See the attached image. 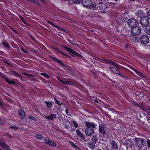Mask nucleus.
<instances>
[{
    "mask_svg": "<svg viewBox=\"0 0 150 150\" xmlns=\"http://www.w3.org/2000/svg\"><path fill=\"white\" fill-rule=\"evenodd\" d=\"M136 145L138 147L139 150H144L146 148L144 147L146 144L145 140L141 138L135 137L134 138Z\"/></svg>",
    "mask_w": 150,
    "mask_h": 150,
    "instance_id": "1",
    "label": "nucleus"
},
{
    "mask_svg": "<svg viewBox=\"0 0 150 150\" xmlns=\"http://www.w3.org/2000/svg\"><path fill=\"white\" fill-rule=\"evenodd\" d=\"M99 133L102 134L104 135L106 134L107 131V128L105 127L104 124L102 123H100L99 125Z\"/></svg>",
    "mask_w": 150,
    "mask_h": 150,
    "instance_id": "2",
    "label": "nucleus"
},
{
    "mask_svg": "<svg viewBox=\"0 0 150 150\" xmlns=\"http://www.w3.org/2000/svg\"><path fill=\"white\" fill-rule=\"evenodd\" d=\"M127 23L130 27L132 28L137 26L138 22L136 19L131 18L127 21Z\"/></svg>",
    "mask_w": 150,
    "mask_h": 150,
    "instance_id": "3",
    "label": "nucleus"
},
{
    "mask_svg": "<svg viewBox=\"0 0 150 150\" xmlns=\"http://www.w3.org/2000/svg\"><path fill=\"white\" fill-rule=\"evenodd\" d=\"M140 23L142 25L145 27L147 26L149 24V18L148 17H144L141 18Z\"/></svg>",
    "mask_w": 150,
    "mask_h": 150,
    "instance_id": "4",
    "label": "nucleus"
},
{
    "mask_svg": "<svg viewBox=\"0 0 150 150\" xmlns=\"http://www.w3.org/2000/svg\"><path fill=\"white\" fill-rule=\"evenodd\" d=\"M131 32L133 35H137L140 33L141 29L139 27L137 26L132 28Z\"/></svg>",
    "mask_w": 150,
    "mask_h": 150,
    "instance_id": "5",
    "label": "nucleus"
},
{
    "mask_svg": "<svg viewBox=\"0 0 150 150\" xmlns=\"http://www.w3.org/2000/svg\"><path fill=\"white\" fill-rule=\"evenodd\" d=\"M45 142L47 145L52 146L55 147L56 146V144L53 141L51 140L48 137L45 139Z\"/></svg>",
    "mask_w": 150,
    "mask_h": 150,
    "instance_id": "6",
    "label": "nucleus"
},
{
    "mask_svg": "<svg viewBox=\"0 0 150 150\" xmlns=\"http://www.w3.org/2000/svg\"><path fill=\"white\" fill-rule=\"evenodd\" d=\"M94 130L91 128L88 127L86 128L85 130L86 135L88 136L91 135L93 133Z\"/></svg>",
    "mask_w": 150,
    "mask_h": 150,
    "instance_id": "7",
    "label": "nucleus"
},
{
    "mask_svg": "<svg viewBox=\"0 0 150 150\" xmlns=\"http://www.w3.org/2000/svg\"><path fill=\"white\" fill-rule=\"evenodd\" d=\"M103 62L108 63L110 65L115 66L117 67V68L119 69L120 68L118 65L115 62H112L111 61L109 60L105 59H103Z\"/></svg>",
    "mask_w": 150,
    "mask_h": 150,
    "instance_id": "8",
    "label": "nucleus"
},
{
    "mask_svg": "<svg viewBox=\"0 0 150 150\" xmlns=\"http://www.w3.org/2000/svg\"><path fill=\"white\" fill-rule=\"evenodd\" d=\"M81 4L85 7H88L91 4V0H82L81 1Z\"/></svg>",
    "mask_w": 150,
    "mask_h": 150,
    "instance_id": "9",
    "label": "nucleus"
},
{
    "mask_svg": "<svg viewBox=\"0 0 150 150\" xmlns=\"http://www.w3.org/2000/svg\"><path fill=\"white\" fill-rule=\"evenodd\" d=\"M86 125L87 127H90L92 128H95L97 125L96 124H94L92 122H90L85 121L84 122Z\"/></svg>",
    "mask_w": 150,
    "mask_h": 150,
    "instance_id": "10",
    "label": "nucleus"
},
{
    "mask_svg": "<svg viewBox=\"0 0 150 150\" xmlns=\"http://www.w3.org/2000/svg\"><path fill=\"white\" fill-rule=\"evenodd\" d=\"M0 146L3 149L6 150H10L9 147L4 142L0 140Z\"/></svg>",
    "mask_w": 150,
    "mask_h": 150,
    "instance_id": "11",
    "label": "nucleus"
},
{
    "mask_svg": "<svg viewBox=\"0 0 150 150\" xmlns=\"http://www.w3.org/2000/svg\"><path fill=\"white\" fill-rule=\"evenodd\" d=\"M109 68L110 70L113 73L118 74L120 76H122V75L119 72V71L115 67H109Z\"/></svg>",
    "mask_w": 150,
    "mask_h": 150,
    "instance_id": "12",
    "label": "nucleus"
},
{
    "mask_svg": "<svg viewBox=\"0 0 150 150\" xmlns=\"http://www.w3.org/2000/svg\"><path fill=\"white\" fill-rule=\"evenodd\" d=\"M110 143L113 149L115 150H117L118 149V146L116 142L112 140L110 142Z\"/></svg>",
    "mask_w": 150,
    "mask_h": 150,
    "instance_id": "13",
    "label": "nucleus"
},
{
    "mask_svg": "<svg viewBox=\"0 0 150 150\" xmlns=\"http://www.w3.org/2000/svg\"><path fill=\"white\" fill-rule=\"evenodd\" d=\"M135 15L138 17L140 18H142V17H144V13L142 11L139 10L136 13Z\"/></svg>",
    "mask_w": 150,
    "mask_h": 150,
    "instance_id": "14",
    "label": "nucleus"
},
{
    "mask_svg": "<svg viewBox=\"0 0 150 150\" xmlns=\"http://www.w3.org/2000/svg\"><path fill=\"white\" fill-rule=\"evenodd\" d=\"M45 117L46 119L52 120L57 118L56 115L55 114H50L48 116L45 115Z\"/></svg>",
    "mask_w": 150,
    "mask_h": 150,
    "instance_id": "15",
    "label": "nucleus"
},
{
    "mask_svg": "<svg viewBox=\"0 0 150 150\" xmlns=\"http://www.w3.org/2000/svg\"><path fill=\"white\" fill-rule=\"evenodd\" d=\"M139 40L142 44L146 45L149 42V38H139Z\"/></svg>",
    "mask_w": 150,
    "mask_h": 150,
    "instance_id": "16",
    "label": "nucleus"
},
{
    "mask_svg": "<svg viewBox=\"0 0 150 150\" xmlns=\"http://www.w3.org/2000/svg\"><path fill=\"white\" fill-rule=\"evenodd\" d=\"M64 47L67 50V51L70 52L72 54H74L76 55H78L79 54L78 53H77L76 52L74 51L72 49L66 47Z\"/></svg>",
    "mask_w": 150,
    "mask_h": 150,
    "instance_id": "17",
    "label": "nucleus"
},
{
    "mask_svg": "<svg viewBox=\"0 0 150 150\" xmlns=\"http://www.w3.org/2000/svg\"><path fill=\"white\" fill-rule=\"evenodd\" d=\"M18 112L20 116L22 118H23L25 116L24 110H23L20 109L18 110Z\"/></svg>",
    "mask_w": 150,
    "mask_h": 150,
    "instance_id": "18",
    "label": "nucleus"
},
{
    "mask_svg": "<svg viewBox=\"0 0 150 150\" xmlns=\"http://www.w3.org/2000/svg\"><path fill=\"white\" fill-rule=\"evenodd\" d=\"M99 6L101 10H103L105 9V8H106V6L105 5V4L104 3H103V2L100 3L99 5Z\"/></svg>",
    "mask_w": 150,
    "mask_h": 150,
    "instance_id": "19",
    "label": "nucleus"
},
{
    "mask_svg": "<svg viewBox=\"0 0 150 150\" xmlns=\"http://www.w3.org/2000/svg\"><path fill=\"white\" fill-rule=\"evenodd\" d=\"M51 58L55 62L59 63V64H60L61 65H63L64 64L61 61L59 60L58 59L54 57H51Z\"/></svg>",
    "mask_w": 150,
    "mask_h": 150,
    "instance_id": "20",
    "label": "nucleus"
},
{
    "mask_svg": "<svg viewBox=\"0 0 150 150\" xmlns=\"http://www.w3.org/2000/svg\"><path fill=\"white\" fill-rule=\"evenodd\" d=\"M4 79H5L6 81L10 84H15V82L13 80L9 81L8 78L5 77Z\"/></svg>",
    "mask_w": 150,
    "mask_h": 150,
    "instance_id": "21",
    "label": "nucleus"
},
{
    "mask_svg": "<svg viewBox=\"0 0 150 150\" xmlns=\"http://www.w3.org/2000/svg\"><path fill=\"white\" fill-rule=\"evenodd\" d=\"M45 103H46L48 109H50L51 108L52 106V104L51 102H50L45 101Z\"/></svg>",
    "mask_w": 150,
    "mask_h": 150,
    "instance_id": "22",
    "label": "nucleus"
},
{
    "mask_svg": "<svg viewBox=\"0 0 150 150\" xmlns=\"http://www.w3.org/2000/svg\"><path fill=\"white\" fill-rule=\"evenodd\" d=\"M76 132L77 135L80 137L82 139H84V137L83 134L78 129H77Z\"/></svg>",
    "mask_w": 150,
    "mask_h": 150,
    "instance_id": "23",
    "label": "nucleus"
},
{
    "mask_svg": "<svg viewBox=\"0 0 150 150\" xmlns=\"http://www.w3.org/2000/svg\"><path fill=\"white\" fill-rule=\"evenodd\" d=\"M91 140L93 142L94 144H96L98 141V138L97 135H93L91 138Z\"/></svg>",
    "mask_w": 150,
    "mask_h": 150,
    "instance_id": "24",
    "label": "nucleus"
},
{
    "mask_svg": "<svg viewBox=\"0 0 150 150\" xmlns=\"http://www.w3.org/2000/svg\"><path fill=\"white\" fill-rule=\"evenodd\" d=\"M144 30L147 34L150 35V27H149L146 26L144 28Z\"/></svg>",
    "mask_w": 150,
    "mask_h": 150,
    "instance_id": "25",
    "label": "nucleus"
},
{
    "mask_svg": "<svg viewBox=\"0 0 150 150\" xmlns=\"http://www.w3.org/2000/svg\"><path fill=\"white\" fill-rule=\"evenodd\" d=\"M11 73L15 76H18L19 77H21V76H21L17 72L13 70L11 71Z\"/></svg>",
    "mask_w": 150,
    "mask_h": 150,
    "instance_id": "26",
    "label": "nucleus"
},
{
    "mask_svg": "<svg viewBox=\"0 0 150 150\" xmlns=\"http://www.w3.org/2000/svg\"><path fill=\"white\" fill-rule=\"evenodd\" d=\"M88 145L89 147L91 148H94L95 147V144L91 142H89L88 143Z\"/></svg>",
    "mask_w": 150,
    "mask_h": 150,
    "instance_id": "27",
    "label": "nucleus"
},
{
    "mask_svg": "<svg viewBox=\"0 0 150 150\" xmlns=\"http://www.w3.org/2000/svg\"><path fill=\"white\" fill-rule=\"evenodd\" d=\"M70 143L72 146L74 147V148L77 149H79V148L78 147L76 146L75 144L73 143L72 142H70Z\"/></svg>",
    "mask_w": 150,
    "mask_h": 150,
    "instance_id": "28",
    "label": "nucleus"
},
{
    "mask_svg": "<svg viewBox=\"0 0 150 150\" xmlns=\"http://www.w3.org/2000/svg\"><path fill=\"white\" fill-rule=\"evenodd\" d=\"M35 137L39 139H41L42 138V136L40 134H36L35 135Z\"/></svg>",
    "mask_w": 150,
    "mask_h": 150,
    "instance_id": "29",
    "label": "nucleus"
},
{
    "mask_svg": "<svg viewBox=\"0 0 150 150\" xmlns=\"http://www.w3.org/2000/svg\"><path fill=\"white\" fill-rule=\"evenodd\" d=\"M57 51V52L58 53H60L61 54H62L63 55H65V56H66L67 57H69V56L68 55H67V54H65L63 52H62L61 51H60L59 50H56Z\"/></svg>",
    "mask_w": 150,
    "mask_h": 150,
    "instance_id": "30",
    "label": "nucleus"
},
{
    "mask_svg": "<svg viewBox=\"0 0 150 150\" xmlns=\"http://www.w3.org/2000/svg\"><path fill=\"white\" fill-rule=\"evenodd\" d=\"M54 99L55 100V103L57 104H58L60 106L63 104V103H60L59 101L57 100L56 98H54Z\"/></svg>",
    "mask_w": 150,
    "mask_h": 150,
    "instance_id": "31",
    "label": "nucleus"
},
{
    "mask_svg": "<svg viewBox=\"0 0 150 150\" xmlns=\"http://www.w3.org/2000/svg\"><path fill=\"white\" fill-rule=\"evenodd\" d=\"M139 40V38H131V40L135 43H137L138 40Z\"/></svg>",
    "mask_w": 150,
    "mask_h": 150,
    "instance_id": "32",
    "label": "nucleus"
},
{
    "mask_svg": "<svg viewBox=\"0 0 150 150\" xmlns=\"http://www.w3.org/2000/svg\"><path fill=\"white\" fill-rule=\"evenodd\" d=\"M40 74L47 79H49L50 77L47 74L41 73H40Z\"/></svg>",
    "mask_w": 150,
    "mask_h": 150,
    "instance_id": "33",
    "label": "nucleus"
},
{
    "mask_svg": "<svg viewBox=\"0 0 150 150\" xmlns=\"http://www.w3.org/2000/svg\"><path fill=\"white\" fill-rule=\"evenodd\" d=\"M70 39H68V40L69 42L74 45H76V44L74 43V41L72 40V38H70Z\"/></svg>",
    "mask_w": 150,
    "mask_h": 150,
    "instance_id": "34",
    "label": "nucleus"
},
{
    "mask_svg": "<svg viewBox=\"0 0 150 150\" xmlns=\"http://www.w3.org/2000/svg\"><path fill=\"white\" fill-rule=\"evenodd\" d=\"M56 28H57L59 30H62V31H64V32H65L66 31L65 29H63V28L60 27L58 26L57 25L56 26Z\"/></svg>",
    "mask_w": 150,
    "mask_h": 150,
    "instance_id": "35",
    "label": "nucleus"
},
{
    "mask_svg": "<svg viewBox=\"0 0 150 150\" xmlns=\"http://www.w3.org/2000/svg\"><path fill=\"white\" fill-rule=\"evenodd\" d=\"M23 74L25 76H26L28 77H33L34 76L32 74H30L25 73H23Z\"/></svg>",
    "mask_w": 150,
    "mask_h": 150,
    "instance_id": "36",
    "label": "nucleus"
},
{
    "mask_svg": "<svg viewBox=\"0 0 150 150\" xmlns=\"http://www.w3.org/2000/svg\"><path fill=\"white\" fill-rule=\"evenodd\" d=\"M32 2L35 4L36 5L38 6H40V5L39 3V2L36 0H33Z\"/></svg>",
    "mask_w": 150,
    "mask_h": 150,
    "instance_id": "37",
    "label": "nucleus"
},
{
    "mask_svg": "<svg viewBox=\"0 0 150 150\" xmlns=\"http://www.w3.org/2000/svg\"><path fill=\"white\" fill-rule=\"evenodd\" d=\"M144 111L150 115V109L146 108L144 110Z\"/></svg>",
    "mask_w": 150,
    "mask_h": 150,
    "instance_id": "38",
    "label": "nucleus"
},
{
    "mask_svg": "<svg viewBox=\"0 0 150 150\" xmlns=\"http://www.w3.org/2000/svg\"><path fill=\"white\" fill-rule=\"evenodd\" d=\"M138 75L141 77H143L144 75L143 73L140 71H138L137 73H136Z\"/></svg>",
    "mask_w": 150,
    "mask_h": 150,
    "instance_id": "39",
    "label": "nucleus"
},
{
    "mask_svg": "<svg viewBox=\"0 0 150 150\" xmlns=\"http://www.w3.org/2000/svg\"><path fill=\"white\" fill-rule=\"evenodd\" d=\"M73 124L74 125V127L76 128L78 127V124L75 121H73L72 122Z\"/></svg>",
    "mask_w": 150,
    "mask_h": 150,
    "instance_id": "40",
    "label": "nucleus"
},
{
    "mask_svg": "<svg viewBox=\"0 0 150 150\" xmlns=\"http://www.w3.org/2000/svg\"><path fill=\"white\" fill-rule=\"evenodd\" d=\"M130 142V141H129V139L126 140L125 141V143L126 144V145H128L129 144Z\"/></svg>",
    "mask_w": 150,
    "mask_h": 150,
    "instance_id": "41",
    "label": "nucleus"
},
{
    "mask_svg": "<svg viewBox=\"0 0 150 150\" xmlns=\"http://www.w3.org/2000/svg\"><path fill=\"white\" fill-rule=\"evenodd\" d=\"M10 128L11 129H13L15 130H17L18 129V128L16 126H11L10 127Z\"/></svg>",
    "mask_w": 150,
    "mask_h": 150,
    "instance_id": "42",
    "label": "nucleus"
},
{
    "mask_svg": "<svg viewBox=\"0 0 150 150\" xmlns=\"http://www.w3.org/2000/svg\"><path fill=\"white\" fill-rule=\"evenodd\" d=\"M62 82L64 84H69L70 83V82L68 81H62Z\"/></svg>",
    "mask_w": 150,
    "mask_h": 150,
    "instance_id": "43",
    "label": "nucleus"
},
{
    "mask_svg": "<svg viewBox=\"0 0 150 150\" xmlns=\"http://www.w3.org/2000/svg\"><path fill=\"white\" fill-rule=\"evenodd\" d=\"M28 119L32 120H34V118L32 115H29L28 117Z\"/></svg>",
    "mask_w": 150,
    "mask_h": 150,
    "instance_id": "44",
    "label": "nucleus"
},
{
    "mask_svg": "<svg viewBox=\"0 0 150 150\" xmlns=\"http://www.w3.org/2000/svg\"><path fill=\"white\" fill-rule=\"evenodd\" d=\"M2 43L5 47H9V44L8 43H5L4 42H2Z\"/></svg>",
    "mask_w": 150,
    "mask_h": 150,
    "instance_id": "45",
    "label": "nucleus"
},
{
    "mask_svg": "<svg viewBox=\"0 0 150 150\" xmlns=\"http://www.w3.org/2000/svg\"><path fill=\"white\" fill-rule=\"evenodd\" d=\"M146 142L149 147H150V141L149 139H147Z\"/></svg>",
    "mask_w": 150,
    "mask_h": 150,
    "instance_id": "46",
    "label": "nucleus"
},
{
    "mask_svg": "<svg viewBox=\"0 0 150 150\" xmlns=\"http://www.w3.org/2000/svg\"><path fill=\"white\" fill-rule=\"evenodd\" d=\"M48 23H49V24L51 25H52V26H53L55 27H56V25H55L53 23H52L50 21H48Z\"/></svg>",
    "mask_w": 150,
    "mask_h": 150,
    "instance_id": "47",
    "label": "nucleus"
},
{
    "mask_svg": "<svg viewBox=\"0 0 150 150\" xmlns=\"http://www.w3.org/2000/svg\"><path fill=\"white\" fill-rule=\"evenodd\" d=\"M18 16L19 18L23 22H24V20L23 18L20 15H19Z\"/></svg>",
    "mask_w": 150,
    "mask_h": 150,
    "instance_id": "48",
    "label": "nucleus"
},
{
    "mask_svg": "<svg viewBox=\"0 0 150 150\" xmlns=\"http://www.w3.org/2000/svg\"><path fill=\"white\" fill-rule=\"evenodd\" d=\"M21 50L23 52H24L25 53H28V52L26 51L25 50H24L23 49V48H21Z\"/></svg>",
    "mask_w": 150,
    "mask_h": 150,
    "instance_id": "49",
    "label": "nucleus"
},
{
    "mask_svg": "<svg viewBox=\"0 0 150 150\" xmlns=\"http://www.w3.org/2000/svg\"><path fill=\"white\" fill-rule=\"evenodd\" d=\"M147 17L150 18V10L147 13Z\"/></svg>",
    "mask_w": 150,
    "mask_h": 150,
    "instance_id": "50",
    "label": "nucleus"
},
{
    "mask_svg": "<svg viewBox=\"0 0 150 150\" xmlns=\"http://www.w3.org/2000/svg\"><path fill=\"white\" fill-rule=\"evenodd\" d=\"M57 79L59 81H60V82H62V80H61L60 79V77L59 76H58L57 77Z\"/></svg>",
    "mask_w": 150,
    "mask_h": 150,
    "instance_id": "51",
    "label": "nucleus"
},
{
    "mask_svg": "<svg viewBox=\"0 0 150 150\" xmlns=\"http://www.w3.org/2000/svg\"><path fill=\"white\" fill-rule=\"evenodd\" d=\"M148 36L146 35H143L141 38H148Z\"/></svg>",
    "mask_w": 150,
    "mask_h": 150,
    "instance_id": "52",
    "label": "nucleus"
},
{
    "mask_svg": "<svg viewBox=\"0 0 150 150\" xmlns=\"http://www.w3.org/2000/svg\"><path fill=\"white\" fill-rule=\"evenodd\" d=\"M132 69L136 73H137L138 71L137 70V69H136L134 68H132Z\"/></svg>",
    "mask_w": 150,
    "mask_h": 150,
    "instance_id": "53",
    "label": "nucleus"
},
{
    "mask_svg": "<svg viewBox=\"0 0 150 150\" xmlns=\"http://www.w3.org/2000/svg\"><path fill=\"white\" fill-rule=\"evenodd\" d=\"M10 28L13 32H15L16 33L17 32L13 28H12L11 27H10Z\"/></svg>",
    "mask_w": 150,
    "mask_h": 150,
    "instance_id": "54",
    "label": "nucleus"
},
{
    "mask_svg": "<svg viewBox=\"0 0 150 150\" xmlns=\"http://www.w3.org/2000/svg\"><path fill=\"white\" fill-rule=\"evenodd\" d=\"M147 120L148 121V122L149 123H150V118H147Z\"/></svg>",
    "mask_w": 150,
    "mask_h": 150,
    "instance_id": "55",
    "label": "nucleus"
},
{
    "mask_svg": "<svg viewBox=\"0 0 150 150\" xmlns=\"http://www.w3.org/2000/svg\"><path fill=\"white\" fill-rule=\"evenodd\" d=\"M0 105L1 106H3V103L1 101H0Z\"/></svg>",
    "mask_w": 150,
    "mask_h": 150,
    "instance_id": "56",
    "label": "nucleus"
},
{
    "mask_svg": "<svg viewBox=\"0 0 150 150\" xmlns=\"http://www.w3.org/2000/svg\"><path fill=\"white\" fill-rule=\"evenodd\" d=\"M66 113H67V114L68 115V110L67 109H66Z\"/></svg>",
    "mask_w": 150,
    "mask_h": 150,
    "instance_id": "57",
    "label": "nucleus"
},
{
    "mask_svg": "<svg viewBox=\"0 0 150 150\" xmlns=\"http://www.w3.org/2000/svg\"><path fill=\"white\" fill-rule=\"evenodd\" d=\"M42 1L44 3H45L46 2L44 0H40Z\"/></svg>",
    "mask_w": 150,
    "mask_h": 150,
    "instance_id": "58",
    "label": "nucleus"
},
{
    "mask_svg": "<svg viewBox=\"0 0 150 150\" xmlns=\"http://www.w3.org/2000/svg\"><path fill=\"white\" fill-rule=\"evenodd\" d=\"M2 122V121L0 119V123L1 124Z\"/></svg>",
    "mask_w": 150,
    "mask_h": 150,
    "instance_id": "59",
    "label": "nucleus"
},
{
    "mask_svg": "<svg viewBox=\"0 0 150 150\" xmlns=\"http://www.w3.org/2000/svg\"><path fill=\"white\" fill-rule=\"evenodd\" d=\"M27 1H29L32 2V1H33V0H27Z\"/></svg>",
    "mask_w": 150,
    "mask_h": 150,
    "instance_id": "60",
    "label": "nucleus"
},
{
    "mask_svg": "<svg viewBox=\"0 0 150 150\" xmlns=\"http://www.w3.org/2000/svg\"><path fill=\"white\" fill-rule=\"evenodd\" d=\"M8 136L10 138H11V137H12L11 136V135H8Z\"/></svg>",
    "mask_w": 150,
    "mask_h": 150,
    "instance_id": "61",
    "label": "nucleus"
},
{
    "mask_svg": "<svg viewBox=\"0 0 150 150\" xmlns=\"http://www.w3.org/2000/svg\"><path fill=\"white\" fill-rule=\"evenodd\" d=\"M36 80V79H35V78H34V79H33V81H35V80Z\"/></svg>",
    "mask_w": 150,
    "mask_h": 150,
    "instance_id": "62",
    "label": "nucleus"
},
{
    "mask_svg": "<svg viewBox=\"0 0 150 150\" xmlns=\"http://www.w3.org/2000/svg\"><path fill=\"white\" fill-rule=\"evenodd\" d=\"M95 102L96 103H98V101L97 100L95 101Z\"/></svg>",
    "mask_w": 150,
    "mask_h": 150,
    "instance_id": "63",
    "label": "nucleus"
},
{
    "mask_svg": "<svg viewBox=\"0 0 150 150\" xmlns=\"http://www.w3.org/2000/svg\"><path fill=\"white\" fill-rule=\"evenodd\" d=\"M125 47H127V45H125Z\"/></svg>",
    "mask_w": 150,
    "mask_h": 150,
    "instance_id": "64",
    "label": "nucleus"
}]
</instances>
